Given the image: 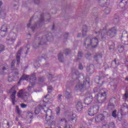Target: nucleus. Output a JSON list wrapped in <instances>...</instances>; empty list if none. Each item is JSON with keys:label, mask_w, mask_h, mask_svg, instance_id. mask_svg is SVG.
Instances as JSON below:
<instances>
[{"label": "nucleus", "mask_w": 128, "mask_h": 128, "mask_svg": "<svg viewBox=\"0 0 128 128\" xmlns=\"http://www.w3.org/2000/svg\"><path fill=\"white\" fill-rule=\"evenodd\" d=\"M99 30H100V29H98V32H99Z\"/></svg>", "instance_id": "57"}, {"label": "nucleus", "mask_w": 128, "mask_h": 128, "mask_svg": "<svg viewBox=\"0 0 128 128\" xmlns=\"http://www.w3.org/2000/svg\"><path fill=\"white\" fill-rule=\"evenodd\" d=\"M16 122L18 120V117L16 118Z\"/></svg>", "instance_id": "47"}, {"label": "nucleus", "mask_w": 128, "mask_h": 128, "mask_svg": "<svg viewBox=\"0 0 128 128\" xmlns=\"http://www.w3.org/2000/svg\"><path fill=\"white\" fill-rule=\"evenodd\" d=\"M16 110L18 114H20V112H22V111H20V110L18 106H16Z\"/></svg>", "instance_id": "29"}, {"label": "nucleus", "mask_w": 128, "mask_h": 128, "mask_svg": "<svg viewBox=\"0 0 128 128\" xmlns=\"http://www.w3.org/2000/svg\"><path fill=\"white\" fill-rule=\"evenodd\" d=\"M58 58L60 62H62V53H60L58 54Z\"/></svg>", "instance_id": "24"}, {"label": "nucleus", "mask_w": 128, "mask_h": 128, "mask_svg": "<svg viewBox=\"0 0 128 128\" xmlns=\"http://www.w3.org/2000/svg\"><path fill=\"white\" fill-rule=\"evenodd\" d=\"M102 56V54H98L94 57V58L95 60H96V58H100Z\"/></svg>", "instance_id": "27"}, {"label": "nucleus", "mask_w": 128, "mask_h": 128, "mask_svg": "<svg viewBox=\"0 0 128 128\" xmlns=\"http://www.w3.org/2000/svg\"><path fill=\"white\" fill-rule=\"evenodd\" d=\"M2 2H0V6H2Z\"/></svg>", "instance_id": "49"}, {"label": "nucleus", "mask_w": 128, "mask_h": 128, "mask_svg": "<svg viewBox=\"0 0 128 128\" xmlns=\"http://www.w3.org/2000/svg\"><path fill=\"white\" fill-rule=\"evenodd\" d=\"M76 108L78 112H82V102H78L76 105Z\"/></svg>", "instance_id": "14"}, {"label": "nucleus", "mask_w": 128, "mask_h": 128, "mask_svg": "<svg viewBox=\"0 0 128 128\" xmlns=\"http://www.w3.org/2000/svg\"><path fill=\"white\" fill-rule=\"evenodd\" d=\"M127 38H128V36Z\"/></svg>", "instance_id": "63"}, {"label": "nucleus", "mask_w": 128, "mask_h": 128, "mask_svg": "<svg viewBox=\"0 0 128 128\" xmlns=\"http://www.w3.org/2000/svg\"><path fill=\"white\" fill-rule=\"evenodd\" d=\"M20 106L22 108H26V106H28V105L26 104H20Z\"/></svg>", "instance_id": "32"}, {"label": "nucleus", "mask_w": 128, "mask_h": 128, "mask_svg": "<svg viewBox=\"0 0 128 128\" xmlns=\"http://www.w3.org/2000/svg\"><path fill=\"white\" fill-rule=\"evenodd\" d=\"M88 32V26H86L84 25L82 27V34L83 36H86V34Z\"/></svg>", "instance_id": "15"}, {"label": "nucleus", "mask_w": 128, "mask_h": 128, "mask_svg": "<svg viewBox=\"0 0 128 128\" xmlns=\"http://www.w3.org/2000/svg\"><path fill=\"white\" fill-rule=\"evenodd\" d=\"M126 4H128V0H122L119 4L120 8H124L126 6Z\"/></svg>", "instance_id": "12"}, {"label": "nucleus", "mask_w": 128, "mask_h": 128, "mask_svg": "<svg viewBox=\"0 0 128 128\" xmlns=\"http://www.w3.org/2000/svg\"><path fill=\"white\" fill-rule=\"evenodd\" d=\"M51 38H52V37H51Z\"/></svg>", "instance_id": "61"}, {"label": "nucleus", "mask_w": 128, "mask_h": 128, "mask_svg": "<svg viewBox=\"0 0 128 128\" xmlns=\"http://www.w3.org/2000/svg\"><path fill=\"white\" fill-rule=\"evenodd\" d=\"M100 107L98 105H95L92 108H90L88 110V114L91 116H94L98 112Z\"/></svg>", "instance_id": "5"}, {"label": "nucleus", "mask_w": 128, "mask_h": 128, "mask_svg": "<svg viewBox=\"0 0 128 128\" xmlns=\"http://www.w3.org/2000/svg\"><path fill=\"white\" fill-rule=\"evenodd\" d=\"M126 80H128V78H126Z\"/></svg>", "instance_id": "52"}, {"label": "nucleus", "mask_w": 128, "mask_h": 128, "mask_svg": "<svg viewBox=\"0 0 128 128\" xmlns=\"http://www.w3.org/2000/svg\"><path fill=\"white\" fill-rule=\"evenodd\" d=\"M46 38H48V36H46Z\"/></svg>", "instance_id": "58"}, {"label": "nucleus", "mask_w": 128, "mask_h": 128, "mask_svg": "<svg viewBox=\"0 0 128 128\" xmlns=\"http://www.w3.org/2000/svg\"><path fill=\"white\" fill-rule=\"evenodd\" d=\"M69 128H72V125L69 126Z\"/></svg>", "instance_id": "48"}, {"label": "nucleus", "mask_w": 128, "mask_h": 128, "mask_svg": "<svg viewBox=\"0 0 128 128\" xmlns=\"http://www.w3.org/2000/svg\"><path fill=\"white\" fill-rule=\"evenodd\" d=\"M98 38H94L92 39V40L90 39H88L85 42V44H86L88 46H92V48H96L98 46Z\"/></svg>", "instance_id": "4"}, {"label": "nucleus", "mask_w": 128, "mask_h": 128, "mask_svg": "<svg viewBox=\"0 0 128 128\" xmlns=\"http://www.w3.org/2000/svg\"><path fill=\"white\" fill-rule=\"evenodd\" d=\"M28 93H26L24 90H20L18 94V97L22 100H24L25 102H26V99L28 98Z\"/></svg>", "instance_id": "7"}, {"label": "nucleus", "mask_w": 128, "mask_h": 128, "mask_svg": "<svg viewBox=\"0 0 128 128\" xmlns=\"http://www.w3.org/2000/svg\"><path fill=\"white\" fill-rule=\"evenodd\" d=\"M104 120V116L102 114H100L96 116L95 118V122H100L102 120Z\"/></svg>", "instance_id": "10"}, {"label": "nucleus", "mask_w": 128, "mask_h": 128, "mask_svg": "<svg viewBox=\"0 0 128 128\" xmlns=\"http://www.w3.org/2000/svg\"><path fill=\"white\" fill-rule=\"evenodd\" d=\"M92 96H90L84 98V102L85 104H90L93 100Z\"/></svg>", "instance_id": "11"}, {"label": "nucleus", "mask_w": 128, "mask_h": 128, "mask_svg": "<svg viewBox=\"0 0 128 128\" xmlns=\"http://www.w3.org/2000/svg\"><path fill=\"white\" fill-rule=\"evenodd\" d=\"M118 50L120 52H124V47L119 46L118 47Z\"/></svg>", "instance_id": "28"}, {"label": "nucleus", "mask_w": 128, "mask_h": 128, "mask_svg": "<svg viewBox=\"0 0 128 128\" xmlns=\"http://www.w3.org/2000/svg\"><path fill=\"white\" fill-rule=\"evenodd\" d=\"M95 34H97V36H98L100 34V32H96Z\"/></svg>", "instance_id": "44"}, {"label": "nucleus", "mask_w": 128, "mask_h": 128, "mask_svg": "<svg viewBox=\"0 0 128 128\" xmlns=\"http://www.w3.org/2000/svg\"><path fill=\"white\" fill-rule=\"evenodd\" d=\"M60 96H62V95H59L58 96V98L60 100Z\"/></svg>", "instance_id": "46"}, {"label": "nucleus", "mask_w": 128, "mask_h": 128, "mask_svg": "<svg viewBox=\"0 0 128 128\" xmlns=\"http://www.w3.org/2000/svg\"><path fill=\"white\" fill-rule=\"evenodd\" d=\"M10 92L12 94L11 96H10V98L12 100V102L13 104H16V91L14 90V88H12L10 90Z\"/></svg>", "instance_id": "8"}, {"label": "nucleus", "mask_w": 128, "mask_h": 128, "mask_svg": "<svg viewBox=\"0 0 128 128\" xmlns=\"http://www.w3.org/2000/svg\"><path fill=\"white\" fill-rule=\"evenodd\" d=\"M56 112L57 114H60V108H56Z\"/></svg>", "instance_id": "35"}, {"label": "nucleus", "mask_w": 128, "mask_h": 128, "mask_svg": "<svg viewBox=\"0 0 128 128\" xmlns=\"http://www.w3.org/2000/svg\"><path fill=\"white\" fill-rule=\"evenodd\" d=\"M40 82H42V80H40Z\"/></svg>", "instance_id": "62"}, {"label": "nucleus", "mask_w": 128, "mask_h": 128, "mask_svg": "<svg viewBox=\"0 0 128 128\" xmlns=\"http://www.w3.org/2000/svg\"><path fill=\"white\" fill-rule=\"evenodd\" d=\"M68 128V125H66V126H65V128Z\"/></svg>", "instance_id": "51"}, {"label": "nucleus", "mask_w": 128, "mask_h": 128, "mask_svg": "<svg viewBox=\"0 0 128 128\" xmlns=\"http://www.w3.org/2000/svg\"><path fill=\"white\" fill-rule=\"evenodd\" d=\"M70 52V50H66V52Z\"/></svg>", "instance_id": "42"}, {"label": "nucleus", "mask_w": 128, "mask_h": 128, "mask_svg": "<svg viewBox=\"0 0 128 128\" xmlns=\"http://www.w3.org/2000/svg\"><path fill=\"white\" fill-rule=\"evenodd\" d=\"M48 96V95L46 96L43 100L44 102H47L46 104L44 105V108H42V106L37 107L35 110V114H40V110H44V112H46V120H47L48 124H48V122H50V120H48V116H49V118H52V116L50 114H52V112L51 110L48 109V108H46V106H48V102L46 101V97Z\"/></svg>", "instance_id": "1"}, {"label": "nucleus", "mask_w": 128, "mask_h": 128, "mask_svg": "<svg viewBox=\"0 0 128 128\" xmlns=\"http://www.w3.org/2000/svg\"><path fill=\"white\" fill-rule=\"evenodd\" d=\"M16 62V60L12 61V63L11 64L12 70L13 74H18V70L14 69V64Z\"/></svg>", "instance_id": "13"}, {"label": "nucleus", "mask_w": 128, "mask_h": 128, "mask_svg": "<svg viewBox=\"0 0 128 128\" xmlns=\"http://www.w3.org/2000/svg\"><path fill=\"white\" fill-rule=\"evenodd\" d=\"M116 27H114L108 30H102L101 34V36L102 38L108 36H109L110 38H114V36H116Z\"/></svg>", "instance_id": "2"}, {"label": "nucleus", "mask_w": 128, "mask_h": 128, "mask_svg": "<svg viewBox=\"0 0 128 128\" xmlns=\"http://www.w3.org/2000/svg\"><path fill=\"white\" fill-rule=\"evenodd\" d=\"M16 38V34H13L10 39H7L8 40H9V42H14Z\"/></svg>", "instance_id": "16"}, {"label": "nucleus", "mask_w": 128, "mask_h": 128, "mask_svg": "<svg viewBox=\"0 0 128 128\" xmlns=\"http://www.w3.org/2000/svg\"><path fill=\"white\" fill-rule=\"evenodd\" d=\"M128 92H126L124 94V96H123V98L124 100H128Z\"/></svg>", "instance_id": "23"}, {"label": "nucleus", "mask_w": 128, "mask_h": 128, "mask_svg": "<svg viewBox=\"0 0 128 128\" xmlns=\"http://www.w3.org/2000/svg\"><path fill=\"white\" fill-rule=\"evenodd\" d=\"M48 92H52V86H48Z\"/></svg>", "instance_id": "31"}, {"label": "nucleus", "mask_w": 128, "mask_h": 128, "mask_svg": "<svg viewBox=\"0 0 128 128\" xmlns=\"http://www.w3.org/2000/svg\"><path fill=\"white\" fill-rule=\"evenodd\" d=\"M66 54H68L66 53Z\"/></svg>", "instance_id": "60"}, {"label": "nucleus", "mask_w": 128, "mask_h": 128, "mask_svg": "<svg viewBox=\"0 0 128 128\" xmlns=\"http://www.w3.org/2000/svg\"><path fill=\"white\" fill-rule=\"evenodd\" d=\"M30 79V84L31 86H32V82L36 80V76H28V75H23L20 78V81L19 82H20L22 80H28Z\"/></svg>", "instance_id": "6"}, {"label": "nucleus", "mask_w": 128, "mask_h": 128, "mask_svg": "<svg viewBox=\"0 0 128 128\" xmlns=\"http://www.w3.org/2000/svg\"><path fill=\"white\" fill-rule=\"evenodd\" d=\"M104 126H104H104H102V128H104Z\"/></svg>", "instance_id": "54"}, {"label": "nucleus", "mask_w": 128, "mask_h": 128, "mask_svg": "<svg viewBox=\"0 0 128 128\" xmlns=\"http://www.w3.org/2000/svg\"><path fill=\"white\" fill-rule=\"evenodd\" d=\"M78 120V116H76L75 114H72L70 116V118L69 120V122H70L72 124H76V122Z\"/></svg>", "instance_id": "9"}, {"label": "nucleus", "mask_w": 128, "mask_h": 128, "mask_svg": "<svg viewBox=\"0 0 128 128\" xmlns=\"http://www.w3.org/2000/svg\"><path fill=\"white\" fill-rule=\"evenodd\" d=\"M64 36L65 38H68V33H66V34H65Z\"/></svg>", "instance_id": "39"}, {"label": "nucleus", "mask_w": 128, "mask_h": 128, "mask_svg": "<svg viewBox=\"0 0 128 128\" xmlns=\"http://www.w3.org/2000/svg\"><path fill=\"white\" fill-rule=\"evenodd\" d=\"M49 34H50V36H52V34H51V33H50Z\"/></svg>", "instance_id": "55"}, {"label": "nucleus", "mask_w": 128, "mask_h": 128, "mask_svg": "<svg viewBox=\"0 0 128 128\" xmlns=\"http://www.w3.org/2000/svg\"><path fill=\"white\" fill-rule=\"evenodd\" d=\"M14 76H9L8 77V82H14Z\"/></svg>", "instance_id": "21"}, {"label": "nucleus", "mask_w": 128, "mask_h": 128, "mask_svg": "<svg viewBox=\"0 0 128 128\" xmlns=\"http://www.w3.org/2000/svg\"><path fill=\"white\" fill-rule=\"evenodd\" d=\"M61 128L60 127V128Z\"/></svg>", "instance_id": "64"}, {"label": "nucleus", "mask_w": 128, "mask_h": 128, "mask_svg": "<svg viewBox=\"0 0 128 128\" xmlns=\"http://www.w3.org/2000/svg\"><path fill=\"white\" fill-rule=\"evenodd\" d=\"M114 62H115V64H116V61L114 60Z\"/></svg>", "instance_id": "53"}, {"label": "nucleus", "mask_w": 128, "mask_h": 128, "mask_svg": "<svg viewBox=\"0 0 128 128\" xmlns=\"http://www.w3.org/2000/svg\"><path fill=\"white\" fill-rule=\"evenodd\" d=\"M30 26V24H28V26Z\"/></svg>", "instance_id": "50"}, {"label": "nucleus", "mask_w": 128, "mask_h": 128, "mask_svg": "<svg viewBox=\"0 0 128 128\" xmlns=\"http://www.w3.org/2000/svg\"><path fill=\"white\" fill-rule=\"evenodd\" d=\"M32 90V88L31 87H28V92H30V90Z\"/></svg>", "instance_id": "41"}, {"label": "nucleus", "mask_w": 128, "mask_h": 128, "mask_svg": "<svg viewBox=\"0 0 128 128\" xmlns=\"http://www.w3.org/2000/svg\"><path fill=\"white\" fill-rule=\"evenodd\" d=\"M22 52V49H20V50H19L17 54V56H16V60H17V62H18V64H20V52Z\"/></svg>", "instance_id": "19"}, {"label": "nucleus", "mask_w": 128, "mask_h": 128, "mask_svg": "<svg viewBox=\"0 0 128 128\" xmlns=\"http://www.w3.org/2000/svg\"><path fill=\"white\" fill-rule=\"evenodd\" d=\"M6 70V67H3L2 68V69L0 70V72H2V71L3 70Z\"/></svg>", "instance_id": "36"}, {"label": "nucleus", "mask_w": 128, "mask_h": 128, "mask_svg": "<svg viewBox=\"0 0 128 128\" xmlns=\"http://www.w3.org/2000/svg\"><path fill=\"white\" fill-rule=\"evenodd\" d=\"M60 122H64V124H68V121L66 120V119H64V118L61 119Z\"/></svg>", "instance_id": "34"}, {"label": "nucleus", "mask_w": 128, "mask_h": 128, "mask_svg": "<svg viewBox=\"0 0 128 128\" xmlns=\"http://www.w3.org/2000/svg\"><path fill=\"white\" fill-rule=\"evenodd\" d=\"M12 124H14L12 123V121L8 122H7V126L10 128V126H12Z\"/></svg>", "instance_id": "26"}, {"label": "nucleus", "mask_w": 128, "mask_h": 128, "mask_svg": "<svg viewBox=\"0 0 128 128\" xmlns=\"http://www.w3.org/2000/svg\"><path fill=\"white\" fill-rule=\"evenodd\" d=\"M50 76H52V74H50Z\"/></svg>", "instance_id": "56"}, {"label": "nucleus", "mask_w": 128, "mask_h": 128, "mask_svg": "<svg viewBox=\"0 0 128 128\" xmlns=\"http://www.w3.org/2000/svg\"><path fill=\"white\" fill-rule=\"evenodd\" d=\"M79 70H82V64H80L79 65Z\"/></svg>", "instance_id": "37"}, {"label": "nucleus", "mask_w": 128, "mask_h": 128, "mask_svg": "<svg viewBox=\"0 0 128 128\" xmlns=\"http://www.w3.org/2000/svg\"><path fill=\"white\" fill-rule=\"evenodd\" d=\"M124 106L125 108H127L128 107V105L126 104H124Z\"/></svg>", "instance_id": "43"}, {"label": "nucleus", "mask_w": 128, "mask_h": 128, "mask_svg": "<svg viewBox=\"0 0 128 128\" xmlns=\"http://www.w3.org/2000/svg\"><path fill=\"white\" fill-rule=\"evenodd\" d=\"M106 92H101V93L100 92L96 94L94 98V100L96 102H100V98H102V100H106Z\"/></svg>", "instance_id": "3"}, {"label": "nucleus", "mask_w": 128, "mask_h": 128, "mask_svg": "<svg viewBox=\"0 0 128 128\" xmlns=\"http://www.w3.org/2000/svg\"><path fill=\"white\" fill-rule=\"evenodd\" d=\"M83 88L84 86H80V84H78L76 86L75 90L77 92H80V90H82V88Z\"/></svg>", "instance_id": "18"}, {"label": "nucleus", "mask_w": 128, "mask_h": 128, "mask_svg": "<svg viewBox=\"0 0 128 128\" xmlns=\"http://www.w3.org/2000/svg\"><path fill=\"white\" fill-rule=\"evenodd\" d=\"M80 36H82V34H78V38H80Z\"/></svg>", "instance_id": "45"}, {"label": "nucleus", "mask_w": 128, "mask_h": 128, "mask_svg": "<svg viewBox=\"0 0 128 128\" xmlns=\"http://www.w3.org/2000/svg\"><path fill=\"white\" fill-rule=\"evenodd\" d=\"M112 116L114 118H116V110L113 111V112H112Z\"/></svg>", "instance_id": "30"}, {"label": "nucleus", "mask_w": 128, "mask_h": 128, "mask_svg": "<svg viewBox=\"0 0 128 128\" xmlns=\"http://www.w3.org/2000/svg\"><path fill=\"white\" fill-rule=\"evenodd\" d=\"M4 50V46L2 45L0 46V52H2Z\"/></svg>", "instance_id": "33"}, {"label": "nucleus", "mask_w": 128, "mask_h": 128, "mask_svg": "<svg viewBox=\"0 0 128 128\" xmlns=\"http://www.w3.org/2000/svg\"><path fill=\"white\" fill-rule=\"evenodd\" d=\"M104 12L106 14H108L110 12V8L108 7L106 8L104 10Z\"/></svg>", "instance_id": "20"}, {"label": "nucleus", "mask_w": 128, "mask_h": 128, "mask_svg": "<svg viewBox=\"0 0 128 128\" xmlns=\"http://www.w3.org/2000/svg\"><path fill=\"white\" fill-rule=\"evenodd\" d=\"M82 53H81V52H79L78 53V56H82Z\"/></svg>", "instance_id": "38"}, {"label": "nucleus", "mask_w": 128, "mask_h": 128, "mask_svg": "<svg viewBox=\"0 0 128 128\" xmlns=\"http://www.w3.org/2000/svg\"><path fill=\"white\" fill-rule=\"evenodd\" d=\"M7 28L6 27L4 26H2V32H1V36H2V38H4V34H6V32L7 30Z\"/></svg>", "instance_id": "17"}, {"label": "nucleus", "mask_w": 128, "mask_h": 128, "mask_svg": "<svg viewBox=\"0 0 128 128\" xmlns=\"http://www.w3.org/2000/svg\"><path fill=\"white\" fill-rule=\"evenodd\" d=\"M78 76V74H74V78H76Z\"/></svg>", "instance_id": "40"}, {"label": "nucleus", "mask_w": 128, "mask_h": 128, "mask_svg": "<svg viewBox=\"0 0 128 128\" xmlns=\"http://www.w3.org/2000/svg\"><path fill=\"white\" fill-rule=\"evenodd\" d=\"M120 114L121 115V116H122V110H120L118 112V119L119 120H122V118H120V115H119Z\"/></svg>", "instance_id": "25"}, {"label": "nucleus", "mask_w": 128, "mask_h": 128, "mask_svg": "<svg viewBox=\"0 0 128 128\" xmlns=\"http://www.w3.org/2000/svg\"><path fill=\"white\" fill-rule=\"evenodd\" d=\"M88 84H89V82H88Z\"/></svg>", "instance_id": "59"}, {"label": "nucleus", "mask_w": 128, "mask_h": 128, "mask_svg": "<svg viewBox=\"0 0 128 128\" xmlns=\"http://www.w3.org/2000/svg\"><path fill=\"white\" fill-rule=\"evenodd\" d=\"M65 96L66 98H70L72 97V94L68 92H66Z\"/></svg>", "instance_id": "22"}]
</instances>
